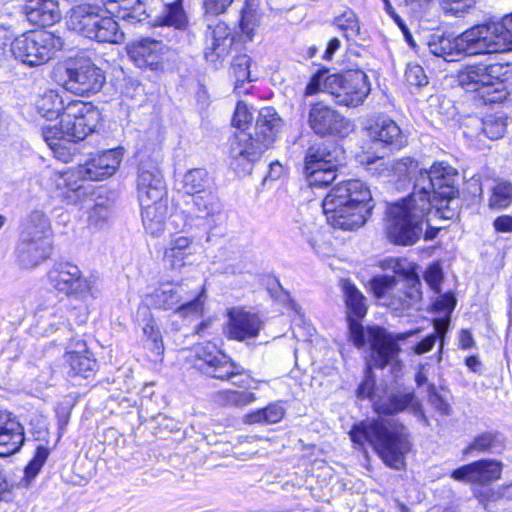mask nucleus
Here are the masks:
<instances>
[{"instance_id":"nucleus-1","label":"nucleus","mask_w":512,"mask_h":512,"mask_svg":"<svg viewBox=\"0 0 512 512\" xmlns=\"http://www.w3.org/2000/svg\"><path fill=\"white\" fill-rule=\"evenodd\" d=\"M392 175L401 178H415L412 193L393 204L386 212V235L396 245L415 244L422 236L428 214L434 207L436 212L456 195V173L443 163L434 164L429 170L419 167L411 157L392 162Z\"/></svg>"},{"instance_id":"nucleus-2","label":"nucleus","mask_w":512,"mask_h":512,"mask_svg":"<svg viewBox=\"0 0 512 512\" xmlns=\"http://www.w3.org/2000/svg\"><path fill=\"white\" fill-rule=\"evenodd\" d=\"M429 51L446 61L464 56L501 53L512 50V14L499 22L474 25L453 37L432 34L427 42Z\"/></svg>"},{"instance_id":"nucleus-3","label":"nucleus","mask_w":512,"mask_h":512,"mask_svg":"<svg viewBox=\"0 0 512 512\" xmlns=\"http://www.w3.org/2000/svg\"><path fill=\"white\" fill-rule=\"evenodd\" d=\"M419 332L418 329L409 332L388 335L382 328H373L368 331V344L371 347L370 358L367 361L365 378L360 384L358 397L368 398L378 414H394L403 411L409 405L414 406L415 397L412 393H403L387 397L378 396L374 391L373 368H384L390 365L393 372L401 370L398 359L400 348L399 341H403Z\"/></svg>"},{"instance_id":"nucleus-4","label":"nucleus","mask_w":512,"mask_h":512,"mask_svg":"<svg viewBox=\"0 0 512 512\" xmlns=\"http://www.w3.org/2000/svg\"><path fill=\"white\" fill-rule=\"evenodd\" d=\"M369 187L361 180H348L333 187L323 200L327 222L334 228L352 231L362 227L373 205Z\"/></svg>"},{"instance_id":"nucleus-5","label":"nucleus","mask_w":512,"mask_h":512,"mask_svg":"<svg viewBox=\"0 0 512 512\" xmlns=\"http://www.w3.org/2000/svg\"><path fill=\"white\" fill-rule=\"evenodd\" d=\"M350 437L359 445L371 444L384 463L395 469L404 466L405 455L410 451L404 426L392 418L360 423L351 430Z\"/></svg>"},{"instance_id":"nucleus-6","label":"nucleus","mask_w":512,"mask_h":512,"mask_svg":"<svg viewBox=\"0 0 512 512\" xmlns=\"http://www.w3.org/2000/svg\"><path fill=\"white\" fill-rule=\"evenodd\" d=\"M391 263L393 271L401 279L395 276H378L370 281V289L376 298H387L385 305L402 312L421 300V282L413 267L405 260L394 259Z\"/></svg>"},{"instance_id":"nucleus-7","label":"nucleus","mask_w":512,"mask_h":512,"mask_svg":"<svg viewBox=\"0 0 512 512\" xmlns=\"http://www.w3.org/2000/svg\"><path fill=\"white\" fill-rule=\"evenodd\" d=\"M64 45L61 37L48 31H35L21 34L11 42V55L28 66H38L48 62Z\"/></svg>"},{"instance_id":"nucleus-8","label":"nucleus","mask_w":512,"mask_h":512,"mask_svg":"<svg viewBox=\"0 0 512 512\" xmlns=\"http://www.w3.org/2000/svg\"><path fill=\"white\" fill-rule=\"evenodd\" d=\"M61 84L65 90L80 96L95 94L103 87L104 72L89 59H74L61 68Z\"/></svg>"},{"instance_id":"nucleus-9","label":"nucleus","mask_w":512,"mask_h":512,"mask_svg":"<svg viewBox=\"0 0 512 512\" xmlns=\"http://www.w3.org/2000/svg\"><path fill=\"white\" fill-rule=\"evenodd\" d=\"M325 92L332 95L339 105L356 107L369 95L370 83L364 72L347 71L327 76Z\"/></svg>"},{"instance_id":"nucleus-10","label":"nucleus","mask_w":512,"mask_h":512,"mask_svg":"<svg viewBox=\"0 0 512 512\" xmlns=\"http://www.w3.org/2000/svg\"><path fill=\"white\" fill-rule=\"evenodd\" d=\"M100 119L99 110L91 103L73 100L66 104L58 129L67 139L81 141L96 129Z\"/></svg>"},{"instance_id":"nucleus-11","label":"nucleus","mask_w":512,"mask_h":512,"mask_svg":"<svg viewBox=\"0 0 512 512\" xmlns=\"http://www.w3.org/2000/svg\"><path fill=\"white\" fill-rule=\"evenodd\" d=\"M269 137L261 138L245 131L235 133L229 143L230 164L237 173L246 174L251 171L253 163L270 148Z\"/></svg>"},{"instance_id":"nucleus-12","label":"nucleus","mask_w":512,"mask_h":512,"mask_svg":"<svg viewBox=\"0 0 512 512\" xmlns=\"http://www.w3.org/2000/svg\"><path fill=\"white\" fill-rule=\"evenodd\" d=\"M192 352L199 362L196 364L198 369L209 377L229 380L242 374L241 367L212 342L196 344L192 347Z\"/></svg>"},{"instance_id":"nucleus-13","label":"nucleus","mask_w":512,"mask_h":512,"mask_svg":"<svg viewBox=\"0 0 512 512\" xmlns=\"http://www.w3.org/2000/svg\"><path fill=\"white\" fill-rule=\"evenodd\" d=\"M336 157L324 145L311 146L305 157L304 173L311 187H323L335 180Z\"/></svg>"},{"instance_id":"nucleus-14","label":"nucleus","mask_w":512,"mask_h":512,"mask_svg":"<svg viewBox=\"0 0 512 512\" xmlns=\"http://www.w3.org/2000/svg\"><path fill=\"white\" fill-rule=\"evenodd\" d=\"M130 60L140 69L162 71L164 62L169 57L170 47L162 41L141 38L126 47Z\"/></svg>"},{"instance_id":"nucleus-15","label":"nucleus","mask_w":512,"mask_h":512,"mask_svg":"<svg viewBox=\"0 0 512 512\" xmlns=\"http://www.w3.org/2000/svg\"><path fill=\"white\" fill-rule=\"evenodd\" d=\"M137 196L140 203L167 200V188L158 164L142 160L136 178Z\"/></svg>"},{"instance_id":"nucleus-16","label":"nucleus","mask_w":512,"mask_h":512,"mask_svg":"<svg viewBox=\"0 0 512 512\" xmlns=\"http://www.w3.org/2000/svg\"><path fill=\"white\" fill-rule=\"evenodd\" d=\"M48 277L51 286L67 296L84 298L91 293V281L82 275L76 265L61 263L49 271Z\"/></svg>"},{"instance_id":"nucleus-17","label":"nucleus","mask_w":512,"mask_h":512,"mask_svg":"<svg viewBox=\"0 0 512 512\" xmlns=\"http://www.w3.org/2000/svg\"><path fill=\"white\" fill-rule=\"evenodd\" d=\"M311 129L319 135H337L344 137L353 130V125L344 116L323 103L311 106L308 115Z\"/></svg>"},{"instance_id":"nucleus-18","label":"nucleus","mask_w":512,"mask_h":512,"mask_svg":"<svg viewBox=\"0 0 512 512\" xmlns=\"http://www.w3.org/2000/svg\"><path fill=\"white\" fill-rule=\"evenodd\" d=\"M345 302L348 311V322L350 339L357 347H363L368 344V328L364 330L358 319L363 318L367 313V305L365 297L362 293L351 283L344 284ZM374 327H371L373 329Z\"/></svg>"},{"instance_id":"nucleus-19","label":"nucleus","mask_w":512,"mask_h":512,"mask_svg":"<svg viewBox=\"0 0 512 512\" xmlns=\"http://www.w3.org/2000/svg\"><path fill=\"white\" fill-rule=\"evenodd\" d=\"M263 325V321L257 314L240 307H233L227 311L224 333L229 339L245 341L257 337Z\"/></svg>"},{"instance_id":"nucleus-20","label":"nucleus","mask_w":512,"mask_h":512,"mask_svg":"<svg viewBox=\"0 0 512 512\" xmlns=\"http://www.w3.org/2000/svg\"><path fill=\"white\" fill-rule=\"evenodd\" d=\"M124 157V149L117 147L104 151L83 165L79 174L92 181L102 180L115 174Z\"/></svg>"},{"instance_id":"nucleus-21","label":"nucleus","mask_w":512,"mask_h":512,"mask_svg":"<svg viewBox=\"0 0 512 512\" xmlns=\"http://www.w3.org/2000/svg\"><path fill=\"white\" fill-rule=\"evenodd\" d=\"M503 464L493 459H481L453 471L452 477L458 481L488 484L501 477Z\"/></svg>"},{"instance_id":"nucleus-22","label":"nucleus","mask_w":512,"mask_h":512,"mask_svg":"<svg viewBox=\"0 0 512 512\" xmlns=\"http://www.w3.org/2000/svg\"><path fill=\"white\" fill-rule=\"evenodd\" d=\"M24 442V427L20 421L11 412L0 410V457L15 454Z\"/></svg>"},{"instance_id":"nucleus-23","label":"nucleus","mask_w":512,"mask_h":512,"mask_svg":"<svg viewBox=\"0 0 512 512\" xmlns=\"http://www.w3.org/2000/svg\"><path fill=\"white\" fill-rule=\"evenodd\" d=\"M232 44L231 30L225 22L217 21L208 25L204 51L207 61L217 63L229 53Z\"/></svg>"},{"instance_id":"nucleus-24","label":"nucleus","mask_w":512,"mask_h":512,"mask_svg":"<svg viewBox=\"0 0 512 512\" xmlns=\"http://www.w3.org/2000/svg\"><path fill=\"white\" fill-rule=\"evenodd\" d=\"M368 137L374 143L393 148H401L408 142L407 135L397 123L388 118L376 120L368 127Z\"/></svg>"},{"instance_id":"nucleus-25","label":"nucleus","mask_w":512,"mask_h":512,"mask_svg":"<svg viewBox=\"0 0 512 512\" xmlns=\"http://www.w3.org/2000/svg\"><path fill=\"white\" fill-rule=\"evenodd\" d=\"M52 250L51 241L20 237L17 245V262L24 269H32L45 261Z\"/></svg>"},{"instance_id":"nucleus-26","label":"nucleus","mask_w":512,"mask_h":512,"mask_svg":"<svg viewBox=\"0 0 512 512\" xmlns=\"http://www.w3.org/2000/svg\"><path fill=\"white\" fill-rule=\"evenodd\" d=\"M23 10L27 20L33 25L49 26L61 19L56 0H27Z\"/></svg>"},{"instance_id":"nucleus-27","label":"nucleus","mask_w":512,"mask_h":512,"mask_svg":"<svg viewBox=\"0 0 512 512\" xmlns=\"http://www.w3.org/2000/svg\"><path fill=\"white\" fill-rule=\"evenodd\" d=\"M140 206L145 231L153 237L162 235L168 215V200L140 203Z\"/></svg>"},{"instance_id":"nucleus-28","label":"nucleus","mask_w":512,"mask_h":512,"mask_svg":"<svg viewBox=\"0 0 512 512\" xmlns=\"http://www.w3.org/2000/svg\"><path fill=\"white\" fill-rule=\"evenodd\" d=\"M187 291L182 283H163L149 295L150 303L156 309L175 311Z\"/></svg>"},{"instance_id":"nucleus-29","label":"nucleus","mask_w":512,"mask_h":512,"mask_svg":"<svg viewBox=\"0 0 512 512\" xmlns=\"http://www.w3.org/2000/svg\"><path fill=\"white\" fill-rule=\"evenodd\" d=\"M20 237L52 242L53 230L50 218L42 210L31 211L22 223Z\"/></svg>"},{"instance_id":"nucleus-30","label":"nucleus","mask_w":512,"mask_h":512,"mask_svg":"<svg viewBox=\"0 0 512 512\" xmlns=\"http://www.w3.org/2000/svg\"><path fill=\"white\" fill-rule=\"evenodd\" d=\"M42 135L44 141L58 160L68 163L73 159L76 152L75 143L77 141L67 139L64 135L62 136V132L58 129L57 125L44 127Z\"/></svg>"},{"instance_id":"nucleus-31","label":"nucleus","mask_w":512,"mask_h":512,"mask_svg":"<svg viewBox=\"0 0 512 512\" xmlns=\"http://www.w3.org/2000/svg\"><path fill=\"white\" fill-rule=\"evenodd\" d=\"M90 30L88 38L101 43H120L124 39V33L112 15L105 16L99 12Z\"/></svg>"},{"instance_id":"nucleus-32","label":"nucleus","mask_w":512,"mask_h":512,"mask_svg":"<svg viewBox=\"0 0 512 512\" xmlns=\"http://www.w3.org/2000/svg\"><path fill=\"white\" fill-rule=\"evenodd\" d=\"M99 12H101L100 9L88 4H82L72 8L66 20L68 29L88 38L91 33L90 29Z\"/></svg>"},{"instance_id":"nucleus-33","label":"nucleus","mask_w":512,"mask_h":512,"mask_svg":"<svg viewBox=\"0 0 512 512\" xmlns=\"http://www.w3.org/2000/svg\"><path fill=\"white\" fill-rule=\"evenodd\" d=\"M505 447L504 436L497 431H484L476 435L463 450V455L474 453H501Z\"/></svg>"},{"instance_id":"nucleus-34","label":"nucleus","mask_w":512,"mask_h":512,"mask_svg":"<svg viewBox=\"0 0 512 512\" xmlns=\"http://www.w3.org/2000/svg\"><path fill=\"white\" fill-rule=\"evenodd\" d=\"M193 239L177 236L170 240L164 251V260L172 269H181L193 255Z\"/></svg>"},{"instance_id":"nucleus-35","label":"nucleus","mask_w":512,"mask_h":512,"mask_svg":"<svg viewBox=\"0 0 512 512\" xmlns=\"http://www.w3.org/2000/svg\"><path fill=\"white\" fill-rule=\"evenodd\" d=\"M281 126L282 120L276 110L272 107H264L258 113L254 134L261 138L269 137V144L272 145Z\"/></svg>"},{"instance_id":"nucleus-36","label":"nucleus","mask_w":512,"mask_h":512,"mask_svg":"<svg viewBox=\"0 0 512 512\" xmlns=\"http://www.w3.org/2000/svg\"><path fill=\"white\" fill-rule=\"evenodd\" d=\"M36 109L38 113L48 119H56L64 113L66 105L61 95L54 90L45 91L36 100Z\"/></svg>"},{"instance_id":"nucleus-37","label":"nucleus","mask_w":512,"mask_h":512,"mask_svg":"<svg viewBox=\"0 0 512 512\" xmlns=\"http://www.w3.org/2000/svg\"><path fill=\"white\" fill-rule=\"evenodd\" d=\"M67 362L74 375L84 378L90 377L96 367V360L92 358V354L86 349L84 344L80 345L79 350L67 352Z\"/></svg>"},{"instance_id":"nucleus-38","label":"nucleus","mask_w":512,"mask_h":512,"mask_svg":"<svg viewBox=\"0 0 512 512\" xmlns=\"http://www.w3.org/2000/svg\"><path fill=\"white\" fill-rule=\"evenodd\" d=\"M206 302L205 288L197 293L186 292V298L177 306L175 313L181 318L196 319L203 315Z\"/></svg>"},{"instance_id":"nucleus-39","label":"nucleus","mask_w":512,"mask_h":512,"mask_svg":"<svg viewBox=\"0 0 512 512\" xmlns=\"http://www.w3.org/2000/svg\"><path fill=\"white\" fill-rule=\"evenodd\" d=\"M213 181L208 172L202 168L189 170L183 178V189L186 194L192 196L203 194L212 189Z\"/></svg>"},{"instance_id":"nucleus-40","label":"nucleus","mask_w":512,"mask_h":512,"mask_svg":"<svg viewBox=\"0 0 512 512\" xmlns=\"http://www.w3.org/2000/svg\"><path fill=\"white\" fill-rule=\"evenodd\" d=\"M285 415L284 408L280 403H271L265 408L253 410L247 413L243 422L246 424L269 425L280 422Z\"/></svg>"},{"instance_id":"nucleus-41","label":"nucleus","mask_w":512,"mask_h":512,"mask_svg":"<svg viewBox=\"0 0 512 512\" xmlns=\"http://www.w3.org/2000/svg\"><path fill=\"white\" fill-rule=\"evenodd\" d=\"M74 178L71 172L50 171L48 177L50 184H47V188L58 197L69 198L70 192H77L80 189Z\"/></svg>"},{"instance_id":"nucleus-42","label":"nucleus","mask_w":512,"mask_h":512,"mask_svg":"<svg viewBox=\"0 0 512 512\" xmlns=\"http://www.w3.org/2000/svg\"><path fill=\"white\" fill-rule=\"evenodd\" d=\"M193 207L201 218L212 217L221 211V202L212 189L192 196Z\"/></svg>"},{"instance_id":"nucleus-43","label":"nucleus","mask_w":512,"mask_h":512,"mask_svg":"<svg viewBox=\"0 0 512 512\" xmlns=\"http://www.w3.org/2000/svg\"><path fill=\"white\" fill-rule=\"evenodd\" d=\"M503 66L499 63L484 64L483 76L479 83V91L486 89L483 92V97L489 95V91L493 90L494 93H502L504 84L501 80Z\"/></svg>"},{"instance_id":"nucleus-44","label":"nucleus","mask_w":512,"mask_h":512,"mask_svg":"<svg viewBox=\"0 0 512 512\" xmlns=\"http://www.w3.org/2000/svg\"><path fill=\"white\" fill-rule=\"evenodd\" d=\"M434 329H435V333L429 335L428 337H426L425 339H423L422 341L417 343L415 346H413L412 351L414 352V354H417V355L425 354V353L429 352L430 350H432L437 339H440L439 356H438V361H440L442 350H443V345H444V337H445V334L448 329V320H435L434 321Z\"/></svg>"},{"instance_id":"nucleus-45","label":"nucleus","mask_w":512,"mask_h":512,"mask_svg":"<svg viewBox=\"0 0 512 512\" xmlns=\"http://www.w3.org/2000/svg\"><path fill=\"white\" fill-rule=\"evenodd\" d=\"M253 392L247 390H221L215 395V401L222 406L244 407L256 401Z\"/></svg>"},{"instance_id":"nucleus-46","label":"nucleus","mask_w":512,"mask_h":512,"mask_svg":"<svg viewBox=\"0 0 512 512\" xmlns=\"http://www.w3.org/2000/svg\"><path fill=\"white\" fill-rule=\"evenodd\" d=\"M257 7V0H247L241 12V30L249 40L253 38L255 27L258 24Z\"/></svg>"},{"instance_id":"nucleus-47","label":"nucleus","mask_w":512,"mask_h":512,"mask_svg":"<svg viewBox=\"0 0 512 512\" xmlns=\"http://www.w3.org/2000/svg\"><path fill=\"white\" fill-rule=\"evenodd\" d=\"M161 24L182 29L187 24L186 15L182 9L180 1L167 4L161 15Z\"/></svg>"},{"instance_id":"nucleus-48","label":"nucleus","mask_w":512,"mask_h":512,"mask_svg":"<svg viewBox=\"0 0 512 512\" xmlns=\"http://www.w3.org/2000/svg\"><path fill=\"white\" fill-rule=\"evenodd\" d=\"M483 71L484 64L482 63L466 66L458 75L460 85L466 90L479 91Z\"/></svg>"},{"instance_id":"nucleus-49","label":"nucleus","mask_w":512,"mask_h":512,"mask_svg":"<svg viewBox=\"0 0 512 512\" xmlns=\"http://www.w3.org/2000/svg\"><path fill=\"white\" fill-rule=\"evenodd\" d=\"M335 26L340 29L348 40L355 39L360 31L359 21L356 14L347 10L334 20Z\"/></svg>"},{"instance_id":"nucleus-50","label":"nucleus","mask_w":512,"mask_h":512,"mask_svg":"<svg viewBox=\"0 0 512 512\" xmlns=\"http://www.w3.org/2000/svg\"><path fill=\"white\" fill-rule=\"evenodd\" d=\"M512 203V185L508 182H499L492 190L489 199L491 209H505Z\"/></svg>"},{"instance_id":"nucleus-51","label":"nucleus","mask_w":512,"mask_h":512,"mask_svg":"<svg viewBox=\"0 0 512 512\" xmlns=\"http://www.w3.org/2000/svg\"><path fill=\"white\" fill-rule=\"evenodd\" d=\"M251 63V58L246 54L238 55L234 58L231 68L235 78V89H237L240 84L253 80L250 71Z\"/></svg>"},{"instance_id":"nucleus-52","label":"nucleus","mask_w":512,"mask_h":512,"mask_svg":"<svg viewBox=\"0 0 512 512\" xmlns=\"http://www.w3.org/2000/svg\"><path fill=\"white\" fill-rule=\"evenodd\" d=\"M362 164L372 176L390 177L392 175V162L381 157H367Z\"/></svg>"},{"instance_id":"nucleus-53","label":"nucleus","mask_w":512,"mask_h":512,"mask_svg":"<svg viewBox=\"0 0 512 512\" xmlns=\"http://www.w3.org/2000/svg\"><path fill=\"white\" fill-rule=\"evenodd\" d=\"M110 218V211L107 206L96 204L87 212V226L91 229H101Z\"/></svg>"},{"instance_id":"nucleus-54","label":"nucleus","mask_w":512,"mask_h":512,"mask_svg":"<svg viewBox=\"0 0 512 512\" xmlns=\"http://www.w3.org/2000/svg\"><path fill=\"white\" fill-rule=\"evenodd\" d=\"M405 79L409 85L421 87L428 83L424 69L418 64H408L405 71Z\"/></svg>"},{"instance_id":"nucleus-55","label":"nucleus","mask_w":512,"mask_h":512,"mask_svg":"<svg viewBox=\"0 0 512 512\" xmlns=\"http://www.w3.org/2000/svg\"><path fill=\"white\" fill-rule=\"evenodd\" d=\"M474 5V0H443L442 9L454 16H462Z\"/></svg>"},{"instance_id":"nucleus-56","label":"nucleus","mask_w":512,"mask_h":512,"mask_svg":"<svg viewBox=\"0 0 512 512\" xmlns=\"http://www.w3.org/2000/svg\"><path fill=\"white\" fill-rule=\"evenodd\" d=\"M252 120V114L250 113L247 105L243 102H238L235 108L232 124L236 128L244 131Z\"/></svg>"},{"instance_id":"nucleus-57","label":"nucleus","mask_w":512,"mask_h":512,"mask_svg":"<svg viewBox=\"0 0 512 512\" xmlns=\"http://www.w3.org/2000/svg\"><path fill=\"white\" fill-rule=\"evenodd\" d=\"M49 456V449L44 446H39L36 450L34 458L26 467V474L28 476H36Z\"/></svg>"},{"instance_id":"nucleus-58","label":"nucleus","mask_w":512,"mask_h":512,"mask_svg":"<svg viewBox=\"0 0 512 512\" xmlns=\"http://www.w3.org/2000/svg\"><path fill=\"white\" fill-rule=\"evenodd\" d=\"M119 15H112L122 19H134L142 12V3L140 0H122V5L119 7Z\"/></svg>"},{"instance_id":"nucleus-59","label":"nucleus","mask_w":512,"mask_h":512,"mask_svg":"<svg viewBox=\"0 0 512 512\" xmlns=\"http://www.w3.org/2000/svg\"><path fill=\"white\" fill-rule=\"evenodd\" d=\"M143 333L153 343L157 353L160 354L163 350L162 336L153 318H149L143 326Z\"/></svg>"},{"instance_id":"nucleus-60","label":"nucleus","mask_w":512,"mask_h":512,"mask_svg":"<svg viewBox=\"0 0 512 512\" xmlns=\"http://www.w3.org/2000/svg\"><path fill=\"white\" fill-rule=\"evenodd\" d=\"M483 131L490 139H498L506 132V124L500 120L488 119L483 123Z\"/></svg>"},{"instance_id":"nucleus-61","label":"nucleus","mask_w":512,"mask_h":512,"mask_svg":"<svg viewBox=\"0 0 512 512\" xmlns=\"http://www.w3.org/2000/svg\"><path fill=\"white\" fill-rule=\"evenodd\" d=\"M429 404L440 414L449 415L451 407L447 400L435 391V387L431 386L428 396Z\"/></svg>"},{"instance_id":"nucleus-62","label":"nucleus","mask_w":512,"mask_h":512,"mask_svg":"<svg viewBox=\"0 0 512 512\" xmlns=\"http://www.w3.org/2000/svg\"><path fill=\"white\" fill-rule=\"evenodd\" d=\"M424 279L427 284L434 290L436 293L440 291V284L443 279L442 269L439 265H431L424 274Z\"/></svg>"},{"instance_id":"nucleus-63","label":"nucleus","mask_w":512,"mask_h":512,"mask_svg":"<svg viewBox=\"0 0 512 512\" xmlns=\"http://www.w3.org/2000/svg\"><path fill=\"white\" fill-rule=\"evenodd\" d=\"M234 0H205L204 9L206 14L219 15L224 13Z\"/></svg>"},{"instance_id":"nucleus-64","label":"nucleus","mask_w":512,"mask_h":512,"mask_svg":"<svg viewBox=\"0 0 512 512\" xmlns=\"http://www.w3.org/2000/svg\"><path fill=\"white\" fill-rule=\"evenodd\" d=\"M456 301L452 294L446 293L443 295H440L437 300L434 303V307L437 311L443 312L447 315H449L454 307H455Z\"/></svg>"}]
</instances>
